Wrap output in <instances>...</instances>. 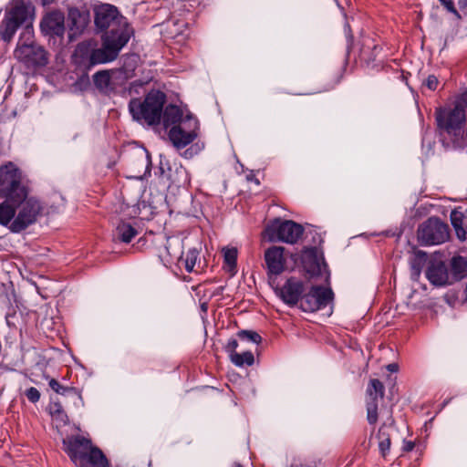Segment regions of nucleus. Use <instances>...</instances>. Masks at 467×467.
Listing matches in <instances>:
<instances>
[{
    "label": "nucleus",
    "mask_w": 467,
    "mask_h": 467,
    "mask_svg": "<svg viewBox=\"0 0 467 467\" xmlns=\"http://www.w3.org/2000/svg\"><path fill=\"white\" fill-rule=\"evenodd\" d=\"M367 420L370 425L378 421L379 401L384 396V385L377 379H371L367 388Z\"/></svg>",
    "instance_id": "12"
},
{
    "label": "nucleus",
    "mask_w": 467,
    "mask_h": 467,
    "mask_svg": "<svg viewBox=\"0 0 467 467\" xmlns=\"http://www.w3.org/2000/svg\"><path fill=\"white\" fill-rule=\"evenodd\" d=\"M451 268L456 277L462 278L467 272V260L461 256H454L451 260Z\"/></svg>",
    "instance_id": "29"
},
{
    "label": "nucleus",
    "mask_w": 467,
    "mask_h": 467,
    "mask_svg": "<svg viewBox=\"0 0 467 467\" xmlns=\"http://www.w3.org/2000/svg\"><path fill=\"white\" fill-rule=\"evenodd\" d=\"M1 198L4 201L0 203V224L6 226L16 218V205L7 197Z\"/></svg>",
    "instance_id": "24"
},
{
    "label": "nucleus",
    "mask_w": 467,
    "mask_h": 467,
    "mask_svg": "<svg viewBox=\"0 0 467 467\" xmlns=\"http://www.w3.org/2000/svg\"><path fill=\"white\" fill-rule=\"evenodd\" d=\"M35 8L26 0H12L5 9L0 23V36L5 42H10L21 26H32Z\"/></svg>",
    "instance_id": "5"
},
{
    "label": "nucleus",
    "mask_w": 467,
    "mask_h": 467,
    "mask_svg": "<svg viewBox=\"0 0 467 467\" xmlns=\"http://www.w3.org/2000/svg\"><path fill=\"white\" fill-rule=\"evenodd\" d=\"M345 31H346V34H347V38L348 41H351L352 40V35L350 33V26L348 24H346L345 26Z\"/></svg>",
    "instance_id": "47"
},
{
    "label": "nucleus",
    "mask_w": 467,
    "mask_h": 467,
    "mask_svg": "<svg viewBox=\"0 0 467 467\" xmlns=\"http://www.w3.org/2000/svg\"><path fill=\"white\" fill-rule=\"evenodd\" d=\"M423 87H426L430 90H436L439 85L438 78L434 75H429L423 81Z\"/></svg>",
    "instance_id": "37"
},
{
    "label": "nucleus",
    "mask_w": 467,
    "mask_h": 467,
    "mask_svg": "<svg viewBox=\"0 0 467 467\" xmlns=\"http://www.w3.org/2000/svg\"><path fill=\"white\" fill-rule=\"evenodd\" d=\"M49 387L57 394L62 396L73 397L79 401H82V396L80 391L74 387L62 386L57 379H50L48 381Z\"/></svg>",
    "instance_id": "25"
},
{
    "label": "nucleus",
    "mask_w": 467,
    "mask_h": 467,
    "mask_svg": "<svg viewBox=\"0 0 467 467\" xmlns=\"http://www.w3.org/2000/svg\"><path fill=\"white\" fill-rule=\"evenodd\" d=\"M434 118L437 130L441 137L450 139L453 143L461 141L466 135V111L456 96L451 106L435 109Z\"/></svg>",
    "instance_id": "3"
},
{
    "label": "nucleus",
    "mask_w": 467,
    "mask_h": 467,
    "mask_svg": "<svg viewBox=\"0 0 467 467\" xmlns=\"http://www.w3.org/2000/svg\"><path fill=\"white\" fill-rule=\"evenodd\" d=\"M237 336L242 340L251 341L255 344H259L262 341L261 336L257 332L252 330H241L238 332Z\"/></svg>",
    "instance_id": "34"
},
{
    "label": "nucleus",
    "mask_w": 467,
    "mask_h": 467,
    "mask_svg": "<svg viewBox=\"0 0 467 467\" xmlns=\"http://www.w3.org/2000/svg\"><path fill=\"white\" fill-rule=\"evenodd\" d=\"M95 26L99 31L104 32L101 42L109 41L112 48L119 54L134 34L128 19L118 8L109 4H104L95 9Z\"/></svg>",
    "instance_id": "2"
},
{
    "label": "nucleus",
    "mask_w": 467,
    "mask_h": 467,
    "mask_svg": "<svg viewBox=\"0 0 467 467\" xmlns=\"http://www.w3.org/2000/svg\"><path fill=\"white\" fill-rule=\"evenodd\" d=\"M458 5L460 9L467 15V0H459Z\"/></svg>",
    "instance_id": "45"
},
{
    "label": "nucleus",
    "mask_w": 467,
    "mask_h": 467,
    "mask_svg": "<svg viewBox=\"0 0 467 467\" xmlns=\"http://www.w3.org/2000/svg\"><path fill=\"white\" fill-rule=\"evenodd\" d=\"M441 4L445 7V9L454 15L458 19H461L462 16L458 10L455 8L453 1L452 0H439Z\"/></svg>",
    "instance_id": "38"
},
{
    "label": "nucleus",
    "mask_w": 467,
    "mask_h": 467,
    "mask_svg": "<svg viewBox=\"0 0 467 467\" xmlns=\"http://www.w3.org/2000/svg\"><path fill=\"white\" fill-rule=\"evenodd\" d=\"M64 451L76 464L93 446L91 440L81 435L71 436L63 440Z\"/></svg>",
    "instance_id": "14"
},
{
    "label": "nucleus",
    "mask_w": 467,
    "mask_h": 467,
    "mask_svg": "<svg viewBox=\"0 0 467 467\" xmlns=\"http://www.w3.org/2000/svg\"><path fill=\"white\" fill-rule=\"evenodd\" d=\"M49 413L57 420H59L63 422L67 421V415L64 411L63 407L59 401H53L50 403Z\"/></svg>",
    "instance_id": "33"
},
{
    "label": "nucleus",
    "mask_w": 467,
    "mask_h": 467,
    "mask_svg": "<svg viewBox=\"0 0 467 467\" xmlns=\"http://www.w3.org/2000/svg\"><path fill=\"white\" fill-rule=\"evenodd\" d=\"M417 237L419 243L424 246L443 244L450 237L449 226L440 218L431 217L419 226Z\"/></svg>",
    "instance_id": "9"
},
{
    "label": "nucleus",
    "mask_w": 467,
    "mask_h": 467,
    "mask_svg": "<svg viewBox=\"0 0 467 467\" xmlns=\"http://www.w3.org/2000/svg\"><path fill=\"white\" fill-rule=\"evenodd\" d=\"M464 301L467 303V283H466V286L464 289Z\"/></svg>",
    "instance_id": "48"
},
{
    "label": "nucleus",
    "mask_w": 467,
    "mask_h": 467,
    "mask_svg": "<svg viewBox=\"0 0 467 467\" xmlns=\"http://www.w3.org/2000/svg\"><path fill=\"white\" fill-rule=\"evenodd\" d=\"M459 98V102L461 103L462 107L466 109H467V88L457 95Z\"/></svg>",
    "instance_id": "42"
},
{
    "label": "nucleus",
    "mask_w": 467,
    "mask_h": 467,
    "mask_svg": "<svg viewBox=\"0 0 467 467\" xmlns=\"http://www.w3.org/2000/svg\"><path fill=\"white\" fill-rule=\"evenodd\" d=\"M450 219H451V225H452V227L454 229L457 228V227L463 226V214H462V213L458 212L456 210H453L451 213Z\"/></svg>",
    "instance_id": "35"
},
{
    "label": "nucleus",
    "mask_w": 467,
    "mask_h": 467,
    "mask_svg": "<svg viewBox=\"0 0 467 467\" xmlns=\"http://www.w3.org/2000/svg\"><path fill=\"white\" fill-rule=\"evenodd\" d=\"M75 465L77 467H109L105 454L99 448L94 445Z\"/></svg>",
    "instance_id": "21"
},
{
    "label": "nucleus",
    "mask_w": 467,
    "mask_h": 467,
    "mask_svg": "<svg viewBox=\"0 0 467 467\" xmlns=\"http://www.w3.org/2000/svg\"><path fill=\"white\" fill-rule=\"evenodd\" d=\"M0 197H7L18 209L9 229L20 233L33 224L43 212V205L35 197H28L27 188L21 182V172L12 164L0 169Z\"/></svg>",
    "instance_id": "1"
},
{
    "label": "nucleus",
    "mask_w": 467,
    "mask_h": 467,
    "mask_svg": "<svg viewBox=\"0 0 467 467\" xmlns=\"http://www.w3.org/2000/svg\"><path fill=\"white\" fill-rule=\"evenodd\" d=\"M93 82L98 89L106 91L110 85V75L108 70H100L93 75Z\"/></svg>",
    "instance_id": "30"
},
{
    "label": "nucleus",
    "mask_w": 467,
    "mask_h": 467,
    "mask_svg": "<svg viewBox=\"0 0 467 467\" xmlns=\"http://www.w3.org/2000/svg\"><path fill=\"white\" fill-rule=\"evenodd\" d=\"M176 171L183 176L182 180L177 182L178 184L185 185L190 182L188 172L184 168L180 167L179 169L176 170Z\"/></svg>",
    "instance_id": "40"
},
{
    "label": "nucleus",
    "mask_w": 467,
    "mask_h": 467,
    "mask_svg": "<svg viewBox=\"0 0 467 467\" xmlns=\"http://www.w3.org/2000/svg\"><path fill=\"white\" fill-rule=\"evenodd\" d=\"M232 467H244L240 463H234Z\"/></svg>",
    "instance_id": "50"
},
{
    "label": "nucleus",
    "mask_w": 467,
    "mask_h": 467,
    "mask_svg": "<svg viewBox=\"0 0 467 467\" xmlns=\"http://www.w3.org/2000/svg\"><path fill=\"white\" fill-rule=\"evenodd\" d=\"M200 251L197 248H190L185 254V257H183V253L179 252L176 257L180 262L184 265L185 270L188 273H192L196 265L197 258L199 256Z\"/></svg>",
    "instance_id": "27"
},
{
    "label": "nucleus",
    "mask_w": 467,
    "mask_h": 467,
    "mask_svg": "<svg viewBox=\"0 0 467 467\" xmlns=\"http://www.w3.org/2000/svg\"><path fill=\"white\" fill-rule=\"evenodd\" d=\"M381 50V47L376 43L374 38L363 36L360 42L359 60L367 66H370L377 60Z\"/></svg>",
    "instance_id": "19"
},
{
    "label": "nucleus",
    "mask_w": 467,
    "mask_h": 467,
    "mask_svg": "<svg viewBox=\"0 0 467 467\" xmlns=\"http://www.w3.org/2000/svg\"><path fill=\"white\" fill-rule=\"evenodd\" d=\"M119 56L115 48H112L109 41L102 42L100 48H93L88 42L78 44L73 58L76 64L90 68L99 64H105L115 60Z\"/></svg>",
    "instance_id": "7"
},
{
    "label": "nucleus",
    "mask_w": 467,
    "mask_h": 467,
    "mask_svg": "<svg viewBox=\"0 0 467 467\" xmlns=\"http://www.w3.org/2000/svg\"><path fill=\"white\" fill-rule=\"evenodd\" d=\"M238 348V341L235 338H230L225 345V351L229 354V357H232V354L236 353V348Z\"/></svg>",
    "instance_id": "39"
},
{
    "label": "nucleus",
    "mask_w": 467,
    "mask_h": 467,
    "mask_svg": "<svg viewBox=\"0 0 467 467\" xmlns=\"http://www.w3.org/2000/svg\"><path fill=\"white\" fill-rule=\"evenodd\" d=\"M301 264L304 270L311 276L320 275L326 267L324 258L319 256L316 247H306L301 254Z\"/></svg>",
    "instance_id": "16"
},
{
    "label": "nucleus",
    "mask_w": 467,
    "mask_h": 467,
    "mask_svg": "<svg viewBox=\"0 0 467 467\" xmlns=\"http://www.w3.org/2000/svg\"><path fill=\"white\" fill-rule=\"evenodd\" d=\"M14 57L25 67L33 69L46 67L49 59L47 51L35 43L33 26L23 28L14 50Z\"/></svg>",
    "instance_id": "6"
},
{
    "label": "nucleus",
    "mask_w": 467,
    "mask_h": 467,
    "mask_svg": "<svg viewBox=\"0 0 467 467\" xmlns=\"http://www.w3.org/2000/svg\"><path fill=\"white\" fill-rule=\"evenodd\" d=\"M387 369L391 373H395L399 370V365L397 363H390L387 366Z\"/></svg>",
    "instance_id": "44"
},
{
    "label": "nucleus",
    "mask_w": 467,
    "mask_h": 467,
    "mask_svg": "<svg viewBox=\"0 0 467 467\" xmlns=\"http://www.w3.org/2000/svg\"><path fill=\"white\" fill-rule=\"evenodd\" d=\"M231 361L237 367L252 366L254 362V357L251 351L232 354Z\"/></svg>",
    "instance_id": "31"
},
{
    "label": "nucleus",
    "mask_w": 467,
    "mask_h": 467,
    "mask_svg": "<svg viewBox=\"0 0 467 467\" xmlns=\"http://www.w3.org/2000/svg\"><path fill=\"white\" fill-rule=\"evenodd\" d=\"M270 242H283L290 244H296L304 233L301 224L291 220L275 219L265 230Z\"/></svg>",
    "instance_id": "8"
},
{
    "label": "nucleus",
    "mask_w": 467,
    "mask_h": 467,
    "mask_svg": "<svg viewBox=\"0 0 467 467\" xmlns=\"http://www.w3.org/2000/svg\"><path fill=\"white\" fill-rule=\"evenodd\" d=\"M67 22L71 35H79L88 25L89 13L88 11H81L77 7H71L68 10Z\"/></svg>",
    "instance_id": "20"
},
{
    "label": "nucleus",
    "mask_w": 467,
    "mask_h": 467,
    "mask_svg": "<svg viewBox=\"0 0 467 467\" xmlns=\"http://www.w3.org/2000/svg\"><path fill=\"white\" fill-rule=\"evenodd\" d=\"M41 31L50 36H63L65 33V16L60 11L48 13L41 21Z\"/></svg>",
    "instance_id": "17"
},
{
    "label": "nucleus",
    "mask_w": 467,
    "mask_h": 467,
    "mask_svg": "<svg viewBox=\"0 0 467 467\" xmlns=\"http://www.w3.org/2000/svg\"><path fill=\"white\" fill-rule=\"evenodd\" d=\"M27 400L32 403H36L40 400V392L35 387H30L25 392Z\"/></svg>",
    "instance_id": "36"
},
{
    "label": "nucleus",
    "mask_w": 467,
    "mask_h": 467,
    "mask_svg": "<svg viewBox=\"0 0 467 467\" xmlns=\"http://www.w3.org/2000/svg\"><path fill=\"white\" fill-rule=\"evenodd\" d=\"M426 257L427 254L423 251H417L415 253V256L410 263L411 275L413 279H417L420 276Z\"/></svg>",
    "instance_id": "32"
},
{
    "label": "nucleus",
    "mask_w": 467,
    "mask_h": 467,
    "mask_svg": "<svg viewBox=\"0 0 467 467\" xmlns=\"http://www.w3.org/2000/svg\"><path fill=\"white\" fill-rule=\"evenodd\" d=\"M454 231H455L457 238L460 241L463 242V241L466 240L467 232H466V230L464 229L463 226L457 227V228L454 229Z\"/></svg>",
    "instance_id": "41"
},
{
    "label": "nucleus",
    "mask_w": 467,
    "mask_h": 467,
    "mask_svg": "<svg viewBox=\"0 0 467 467\" xmlns=\"http://www.w3.org/2000/svg\"><path fill=\"white\" fill-rule=\"evenodd\" d=\"M118 238L126 244H129L137 234L138 231L128 223H120L116 228Z\"/></svg>",
    "instance_id": "28"
},
{
    "label": "nucleus",
    "mask_w": 467,
    "mask_h": 467,
    "mask_svg": "<svg viewBox=\"0 0 467 467\" xmlns=\"http://www.w3.org/2000/svg\"><path fill=\"white\" fill-rule=\"evenodd\" d=\"M306 291L305 283L296 277L288 278L278 290L277 295L282 301L289 306H295L302 299Z\"/></svg>",
    "instance_id": "13"
},
{
    "label": "nucleus",
    "mask_w": 467,
    "mask_h": 467,
    "mask_svg": "<svg viewBox=\"0 0 467 467\" xmlns=\"http://www.w3.org/2000/svg\"><path fill=\"white\" fill-rule=\"evenodd\" d=\"M166 95L158 89H151L143 100L132 99L129 102V110L133 119L149 126L161 123Z\"/></svg>",
    "instance_id": "4"
},
{
    "label": "nucleus",
    "mask_w": 467,
    "mask_h": 467,
    "mask_svg": "<svg viewBox=\"0 0 467 467\" xmlns=\"http://www.w3.org/2000/svg\"><path fill=\"white\" fill-rule=\"evenodd\" d=\"M223 290H224V286H223V285H221V286L217 287V288H216V289L212 293V296H221V295H223Z\"/></svg>",
    "instance_id": "46"
},
{
    "label": "nucleus",
    "mask_w": 467,
    "mask_h": 467,
    "mask_svg": "<svg viewBox=\"0 0 467 467\" xmlns=\"http://www.w3.org/2000/svg\"><path fill=\"white\" fill-rule=\"evenodd\" d=\"M390 427L383 424L379 429L377 439L379 441V451L383 458H386L390 451L391 446V434L389 432Z\"/></svg>",
    "instance_id": "22"
},
{
    "label": "nucleus",
    "mask_w": 467,
    "mask_h": 467,
    "mask_svg": "<svg viewBox=\"0 0 467 467\" xmlns=\"http://www.w3.org/2000/svg\"><path fill=\"white\" fill-rule=\"evenodd\" d=\"M265 262L268 275L277 276L285 268V248L282 246H271L265 251Z\"/></svg>",
    "instance_id": "15"
},
{
    "label": "nucleus",
    "mask_w": 467,
    "mask_h": 467,
    "mask_svg": "<svg viewBox=\"0 0 467 467\" xmlns=\"http://www.w3.org/2000/svg\"><path fill=\"white\" fill-rule=\"evenodd\" d=\"M333 291L322 285H312L304 292L299 307L304 312H316L325 308L333 300Z\"/></svg>",
    "instance_id": "11"
},
{
    "label": "nucleus",
    "mask_w": 467,
    "mask_h": 467,
    "mask_svg": "<svg viewBox=\"0 0 467 467\" xmlns=\"http://www.w3.org/2000/svg\"><path fill=\"white\" fill-rule=\"evenodd\" d=\"M223 268L226 272L234 275L236 273L237 249L234 247L223 249Z\"/></svg>",
    "instance_id": "26"
},
{
    "label": "nucleus",
    "mask_w": 467,
    "mask_h": 467,
    "mask_svg": "<svg viewBox=\"0 0 467 467\" xmlns=\"http://www.w3.org/2000/svg\"><path fill=\"white\" fill-rule=\"evenodd\" d=\"M199 121L188 115L179 125L171 128L169 139L177 149H183L192 143L198 136Z\"/></svg>",
    "instance_id": "10"
},
{
    "label": "nucleus",
    "mask_w": 467,
    "mask_h": 467,
    "mask_svg": "<svg viewBox=\"0 0 467 467\" xmlns=\"http://www.w3.org/2000/svg\"><path fill=\"white\" fill-rule=\"evenodd\" d=\"M414 449V442L412 441H405L403 445L404 451H410Z\"/></svg>",
    "instance_id": "43"
},
{
    "label": "nucleus",
    "mask_w": 467,
    "mask_h": 467,
    "mask_svg": "<svg viewBox=\"0 0 467 467\" xmlns=\"http://www.w3.org/2000/svg\"><path fill=\"white\" fill-rule=\"evenodd\" d=\"M146 153H147V151H146V150H144L143 152H141V157H144V156H145V157H147V154H146Z\"/></svg>",
    "instance_id": "51"
},
{
    "label": "nucleus",
    "mask_w": 467,
    "mask_h": 467,
    "mask_svg": "<svg viewBox=\"0 0 467 467\" xmlns=\"http://www.w3.org/2000/svg\"><path fill=\"white\" fill-rule=\"evenodd\" d=\"M426 277L435 286H444L449 284L448 269L442 261L430 262L426 269Z\"/></svg>",
    "instance_id": "18"
},
{
    "label": "nucleus",
    "mask_w": 467,
    "mask_h": 467,
    "mask_svg": "<svg viewBox=\"0 0 467 467\" xmlns=\"http://www.w3.org/2000/svg\"><path fill=\"white\" fill-rule=\"evenodd\" d=\"M202 309L203 311H206V310H207V304H206V303L202 304Z\"/></svg>",
    "instance_id": "49"
},
{
    "label": "nucleus",
    "mask_w": 467,
    "mask_h": 467,
    "mask_svg": "<svg viewBox=\"0 0 467 467\" xmlns=\"http://www.w3.org/2000/svg\"><path fill=\"white\" fill-rule=\"evenodd\" d=\"M182 112L178 106L170 104L165 109H162L161 119L165 127L175 125L182 120Z\"/></svg>",
    "instance_id": "23"
}]
</instances>
